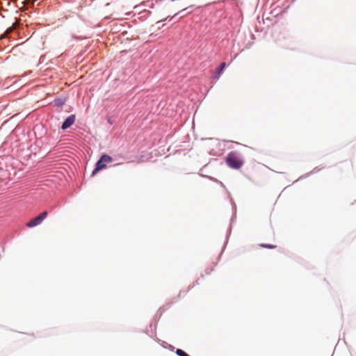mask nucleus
I'll return each mask as SVG.
<instances>
[{"label": "nucleus", "instance_id": "obj_1", "mask_svg": "<svg viewBox=\"0 0 356 356\" xmlns=\"http://www.w3.org/2000/svg\"><path fill=\"white\" fill-rule=\"evenodd\" d=\"M227 165L234 169H239L243 164L240 155L236 152H231L226 158Z\"/></svg>", "mask_w": 356, "mask_h": 356}, {"label": "nucleus", "instance_id": "obj_2", "mask_svg": "<svg viewBox=\"0 0 356 356\" xmlns=\"http://www.w3.org/2000/svg\"><path fill=\"white\" fill-rule=\"evenodd\" d=\"M113 161V159L111 156L107 154H103L97 162L95 168L92 171V175H95L97 172L104 169L106 168V164L110 163Z\"/></svg>", "mask_w": 356, "mask_h": 356}, {"label": "nucleus", "instance_id": "obj_3", "mask_svg": "<svg viewBox=\"0 0 356 356\" xmlns=\"http://www.w3.org/2000/svg\"><path fill=\"white\" fill-rule=\"evenodd\" d=\"M47 211H43L38 216L29 221L26 225V227L29 228H32L41 224V222L47 218Z\"/></svg>", "mask_w": 356, "mask_h": 356}, {"label": "nucleus", "instance_id": "obj_4", "mask_svg": "<svg viewBox=\"0 0 356 356\" xmlns=\"http://www.w3.org/2000/svg\"><path fill=\"white\" fill-rule=\"evenodd\" d=\"M75 122V115H71L70 116H68L66 120L64 121V122L63 123L62 126H61V128L63 129H66L67 128H69L70 127H71Z\"/></svg>", "mask_w": 356, "mask_h": 356}, {"label": "nucleus", "instance_id": "obj_5", "mask_svg": "<svg viewBox=\"0 0 356 356\" xmlns=\"http://www.w3.org/2000/svg\"><path fill=\"white\" fill-rule=\"evenodd\" d=\"M226 67V64L225 63H222L220 66L217 68V72L218 73V74H220L223 70H225Z\"/></svg>", "mask_w": 356, "mask_h": 356}, {"label": "nucleus", "instance_id": "obj_6", "mask_svg": "<svg viewBox=\"0 0 356 356\" xmlns=\"http://www.w3.org/2000/svg\"><path fill=\"white\" fill-rule=\"evenodd\" d=\"M176 354L179 356H189L186 353H185L181 349H177Z\"/></svg>", "mask_w": 356, "mask_h": 356}, {"label": "nucleus", "instance_id": "obj_7", "mask_svg": "<svg viewBox=\"0 0 356 356\" xmlns=\"http://www.w3.org/2000/svg\"><path fill=\"white\" fill-rule=\"evenodd\" d=\"M260 246L262 248H269V249H274L276 248V245H270V244H261Z\"/></svg>", "mask_w": 356, "mask_h": 356}, {"label": "nucleus", "instance_id": "obj_8", "mask_svg": "<svg viewBox=\"0 0 356 356\" xmlns=\"http://www.w3.org/2000/svg\"><path fill=\"white\" fill-rule=\"evenodd\" d=\"M12 29H12V27L8 28V29H7V31H6V33H8L10 32V31H12Z\"/></svg>", "mask_w": 356, "mask_h": 356}]
</instances>
